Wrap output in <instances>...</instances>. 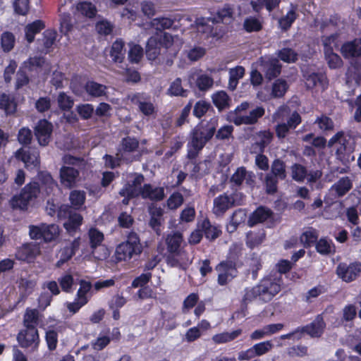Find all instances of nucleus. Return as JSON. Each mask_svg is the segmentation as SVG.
Segmentation results:
<instances>
[{
	"mask_svg": "<svg viewBox=\"0 0 361 361\" xmlns=\"http://www.w3.org/2000/svg\"><path fill=\"white\" fill-rule=\"evenodd\" d=\"M195 84L200 91H207L212 87L214 79L207 74H200L197 75Z\"/></svg>",
	"mask_w": 361,
	"mask_h": 361,
	"instance_id": "obj_54",
	"label": "nucleus"
},
{
	"mask_svg": "<svg viewBox=\"0 0 361 361\" xmlns=\"http://www.w3.org/2000/svg\"><path fill=\"white\" fill-rule=\"evenodd\" d=\"M244 180L247 185L252 187L255 182V175L253 172L248 171L245 167L241 166L238 168L233 174L231 178V182L238 186L240 185Z\"/></svg>",
	"mask_w": 361,
	"mask_h": 361,
	"instance_id": "obj_20",
	"label": "nucleus"
},
{
	"mask_svg": "<svg viewBox=\"0 0 361 361\" xmlns=\"http://www.w3.org/2000/svg\"><path fill=\"white\" fill-rule=\"evenodd\" d=\"M56 36L57 33L56 31L52 30H45L43 33L42 38L38 40L43 46V48L41 49L40 51L46 54L49 52L56 42Z\"/></svg>",
	"mask_w": 361,
	"mask_h": 361,
	"instance_id": "obj_32",
	"label": "nucleus"
},
{
	"mask_svg": "<svg viewBox=\"0 0 361 361\" xmlns=\"http://www.w3.org/2000/svg\"><path fill=\"white\" fill-rule=\"evenodd\" d=\"M265 110L262 106H256L250 110L248 114H238L233 118V122L236 126L242 124L252 125L257 122L258 119L264 116Z\"/></svg>",
	"mask_w": 361,
	"mask_h": 361,
	"instance_id": "obj_15",
	"label": "nucleus"
},
{
	"mask_svg": "<svg viewBox=\"0 0 361 361\" xmlns=\"http://www.w3.org/2000/svg\"><path fill=\"white\" fill-rule=\"evenodd\" d=\"M242 334L241 329L232 332H223L213 336L212 340L215 343H224L233 341Z\"/></svg>",
	"mask_w": 361,
	"mask_h": 361,
	"instance_id": "obj_46",
	"label": "nucleus"
},
{
	"mask_svg": "<svg viewBox=\"0 0 361 361\" xmlns=\"http://www.w3.org/2000/svg\"><path fill=\"white\" fill-rule=\"evenodd\" d=\"M360 273L361 262H354L350 264L342 262L336 268L338 276L347 283L355 281Z\"/></svg>",
	"mask_w": 361,
	"mask_h": 361,
	"instance_id": "obj_13",
	"label": "nucleus"
},
{
	"mask_svg": "<svg viewBox=\"0 0 361 361\" xmlns=\"http://www.w3.org/2000/svg\"><path fill=\"white\" fill-rule=\"evenodd\" d=\"M58 217L61 219H66L63 226L66 229L71 232L75 230L82 221V216L77 213L72 207L68 204H63L58 211Z\"/></svg>",
	"mask_w": 361,
	"mask_h": 361,
	"instance_id": "obj_10",
	"label": "nucleus"
},
{
	"mask_svg": "<svg viewBox=\"0 0 361 361\" xmlns=\"http://www.w3.org/2000/svg\"><path fill=\"white\" fill-rule=\"evenodd\" d=\"M338 34H333L329 36H323L322 37V42L324 47V53L334 51V48H337L338 47Z\"/></svg>",
	"mask_w": 361,
	"mask_h": 361,
	"instance_id": "obj_53",
	"label": "nucleus"
},
{
	"mask_svg": "<svg viewBox=\"0 0 361 361\" xmlns=\"http://www.w3.org/2000/svg\"><path fill=\"white\" fill-rule=\"evenodd\" d=\"M288 89V85L285 79H276L271 85V97L273 98H281L285 95Z\"/></svg>",
	"mask_w": 361,
	"mask_h": 361,
	"instance_id": "obj_36",
	"label": "nucleus"
},
{
	"mask_svg": "<svg viewBox=\"0 0 361 361\" xmlns=\"http://www.w3.org/2000/svg\"><path fill=\"white\" fill-rule=\"evenodd\" d=\"M16 157L21 160L25 167L31 169L39 166V154L37 152H30L23 148H20L15 153Z\"/></svg>",
	"mask_w": 361,
	"mask_h": 361,
	"instance_id": "obj_17",
	"label": "nucleus"
},
{
	"mask_svg": "<svg viewBox=\"0 0 361 361\" xmlns=\"http://www.w3.org/2000/svg\"><path fill=\"white\" fill-rule=\"evenodd\" d=\"M75 281L74 276L71 272H66L58 279V283L62 290L66 293H71L73 291L72 287Z\"/></svg>",
	"mask_w": 361,
	"mask_h": 361,
	"instance_id": "obj_45",
	"label": "nucleus"
},
{
	"mask_svg": "<svg viewBox=\"0 0 361 361\" xmlns=\"http://www.w3.org/2000/svg\"><path fill=\"white\" fill-rule=\"evenodd\" d=\"M305 84L307 88L320 87L325 90L328 86V81L326 75L322 73L307 72L304 75Z\"/></svg>",
	"mask_w": 361,
	"mask_h": 361,
	"instance_id": "obj_18",
	"label": "nucleus"
},
{
	"mask_svg": "<svg viewBox=\"0 0 361 361\" xmlns=\"http://www.w3.org/2000/svg\"><path fill=\"white\" fill-rule=\"evenodd\" d=\"M126 51L124 42L121 39H116L112 44L110 56L115 63H122L125 58Z\"/></svg>",
	"mask_w": 361,
	"mask_h": 361,
	"instance_id": "obj_34",
	"label": "nucleus"
},
{
	"mask_svg": "<svg viewBox=\"0 0 361 361\" xmlns=\"http://www.w3.org/2000/svg\"><path fill=\"white\" fill-rule=\"evenodd\" d=\"M160 49L158 47V43L155 37H150L146 46V55L149 60L153 61L159 55Z\"/></svg>",
	"mask_w": 361,
	"mask_h": 361,
	"instance_id": "obj_51",
	"label": "nucleus"
},
{
	"mask_svg": "<svg viewBox=\"0 0 361 361\" xmlns=\"http://www.w3.org/2000/svg\"><path fill=\"white\" fill-rule=\"evenodd\" d=\"M106 89V86L93 81L87 82L85 85L87 92L96 97L105 94Z\"/></svg>",
	"mask_w": 361,
	"mask_h": 361,
	"instance_id": "obj_56",
	"label": "nucleus"
},
{
	"mask_svg": "<svg viewBox=\"0 0 361 361\" xmlns=\"http://www.w3.org/2000/svg\"><path fill=\"white\" fill-rule=\"evenodd\" d=\"M269 173L273 174L279 180H285L287 177L285 162L280 159H274L271 165Z\"/></svg>",
	"mask_w": 361,
	"mask_h": 361,
	"instance_id": "obj_41",
	"label": "nucleus"
},
{
	"mask_svg": "<svg viewBox=\"0 0 361 361\" xmlns=\"http://www.w3.org/2000/svg\"><path fill=\"white\" fill-rule=\"evenodd\" d=\"M143 199L159 202L165 197L164 188L157 187L151 184H145L142 186V192L140 195Z\"/></svg>",
	"mask_w": 361,
	"mask_h": 361,
	"instance_id": "obj_22",
	"label": "nucleus"
},
{
	"mask_svg": "<svg viewBox=\"0 0 361 361\" xmlns=\"http://www.w3.org/2000/svg\"><path fill=\"white\" fill-rule=\"evenodd\" d=\"M188 91L182 86V80L180 78H176L170 85L166 94L171 97H185Z\"/></svg>",
	"mask_w": 361,
	"mask_h": 361,
	"instance_id": "obj_38",
	"label": "nucleus"
},
{
	"mask_svg": "<svg viewBox=\"0 0 361 361\" xmlns=\"http://www.w3.org/2000/svg\"><path fill=\"white\" fill-rule=\"evenodd\" d=\"M259 140L254 145L255 149H258L259 152H263L264 148L271 142L272 134L269 131H262L258 135Z\"/></svg>",
	"mask_w": 361,
	"mask_h": 361,
	"instance_id": "obj_55",
	"label": "nucleus"
},
{
	"mask_svg": "<svg viewBox=\"0 0 361 361\" xmlns=\"http://www.w3.org/2000/svg\"><path fill=\"white\" fill-rule=\"evenodd\" d=\"M145 178L142 174L134 173L129 176L128 183L120 190L121 196L133 198L141 195L142 192V184Z\"/></svg>",
	"mask_w": 361,
	"mask_h": 361,
	"instance_id": "obj_12",
	"label": "nucleus"
},
{
	"mask_svg": "<svg viewBox=\"0 0 361 361\" xmlns=\"http://www.w3.org/2000/svg\"><path fill=\"white\" fill-rule=\"evenodd\" d=\"M44 27V23L40 20H37L27 25L25 27V37L27 42H32L35 39V35L43 30Z\"/></svg>",
	"mask_w": 361,
	"mask_h": 361,
	"instance_id": "obj_31",
	"label": "nucleus"
},
{
	"mask_svg": "<svg viewBox=\"0 0 361 361\" xmlns=\"http://www.w3.org/2000/svg\"><path fill=\"white\" fill-rule=\"evenodd\" d=\"M79 176L78 169L73 166H63L60 170V178L62 185L66 188L73 187Z\"/></svg>",
	"mask_w": 361,
	"mask_h": 361,
	"instance_id": "obj_23",
	"label": "nucleus"
},
{
	"mask_svg": "<svg viewBox=\"0 0 361 361\" xmlns=\"http://www.w3.org/2000/svg\"><path fill=\"white\" fill-rule=\"evenodd\" d=\"M16 38L11 32H4L1 35V47L4 52L11 51L15 45Z\"/></svg>",
	"mask_w": 361,
	"mask_h": 361,
	"instance_id": "obj_50",
	"label": "nucleus"
},
{
	"mask_svg": "<svg viewBox=\"0 0 361 361\" xmlns=\"http://www.w3.org/2000/svg\"><path fill=\"white\" fill-rule=\"evenodd\" d=\"M243 28L247 32H259L262 29V20L254 16L247 17L243 22Z\"/></svg>",
	"mask_w": 361,
	"mask_h": 361,
	"instance_id": "obj_44",
	"label": "nucleus"
},
{
	"mask_svg": "<svg viewBox=\"0 0 361 361\" xmlns=\"http://www.w3.org/2000/svg\"><path fill=\"white\" fill-rule=\"evenodd\" d=\"M209 23H212V18H197L196 20L197 32L204 34L207 37H214L216 32L214 31L213 25L209 24Z\"/></svg>",
	"mask_w": 361,
	"mask_h": 361,
	"instance_id": "obj_35",
	"label": "nucleus"
},
{
	"mask_svg": "<svg viewBox=\"0 0 361 361\" xmlns=\"http://www.w3.org/2000/svg\"><path fill=\"white\" fill-rule=\"evenodd\" d=\"M298 10V5L290 4V9L287 13V14L279 20V25L281 29L287 30L288 29L295 20L297 18L296 11Z\"/></svg>",
	"mask_w": 361,
	"mask_h": 361,
	"instance_id": "obj_37",
	"label": "nucleus"
},
{
	"mask_svg": "<svg viewBox=\"0 0 361 361\" xmlns=\"http://www.w3.org/2000/svg\"><path fill=\"white\" fill-rule=\"evenodd\" d=\"M235 257L221 262L215 268L218 272V283L220 286H225L231 281L238 274L235 264Z\"/></svg>",
	"mask_w": 361,
	"mask_h": 361,
	"instance_id": "obj_8",
	"label": "nucleus"
},
{
	"mask_svg": "<svg viewBox=\"0 0 361 361\" xmlns=\"http://www.w3.org/2000/svg\"><path fill=\"white\" fill-rule=\"evenodd\" d=\"M341 52L344 58L352 59L361 56V39H355L343 44Z\"/></svg>",
	"mask_w": 361,
	"mask_h": 361,
	"instance_id": "obj_25",
	"label": "nucleus"
},
{
	"mask_svg": "<svg viewBox=\"0 0 361 361\" xmlns=\"http://www.w3.org/2000/svg\"><path fill=\"white\" fill-rule=\"evenodd\" d=\"M59 234V228L54 224L30 226V235L32 239H42L45 242H50L55 240Z\"/></svg>",
	"mask_w": 361,
	"mask_h": 361,
	"instance_id": "obj_9",
	"label": "nucleus"
},
{
	"mask_svg": "<svg viewBox=\"0 0 361 361\" xmlns=\"http://www.w3.org/2000/svg\"><path fill=\"white\" fill-rule=\"evenodd\" d=\"M243 198L244 195L240 192L229 195L226 193L221 194L214 199L212 212L216 216H223L230 208L240 205Z\"/></svg>",
	"mask_w": 361,
	"mask_h": 361,
	"instance_id": "obj_5",
	"label": "nucleus"
},
{
	"mask_svg": "<svg viewBox=\"0 0 361 361\" xmlns=\"http://www.w3.org/2000/svg\"><path fill=\"white\" fill-rule=\"evenodd\" d=\"M325 59L329 67L331 69L339 68L343 65L341 58L334 51L324 53Z\"/></svg>",
	"mask_w": 361,
	"mask_h": 361,
	"instance_id": "obj_62",
	"label": "nucleus"
},
{
	"mask_svg": "<svg viewBox=\"0 0 361 361\" xmlns=\"http://www.w3.org/2000/svg\"><path fill=\"white\" fill-rule=\"evenodd\" d=\"M212 99L214 104L219 111L228 108L231 102L229 96L223 90L214 93Z\"/></svg>",
	"mask_w": 361,
	"mask_h": 361,
	"instance_id": "obj_33",
	"label": "nucleus"
},
{
	"mask_svg": "<svg viewBox=\"0 0 361 361\" xmlns=\"http://www.w3.org/2000/svg\"><path fill=\"white\" fill-rule=\"evenodd\" d=\"M39 324V311L36 309L27 308L23 317L25 327L37 328Z\"/></svg>",
	"mask_w": 361,
	"mask_h": 361,
	"instance_id": "obj_42",
	"label": "nucleus"
},
{
	"mask_svg": "<svg viewBox=\"0 0 361 361\" xmlns=\"http://www.w3.org/2000/svg\"><path fill=\"white\" fill-rule=\"evenodd\" d=\"M217 126V118H212L206 125L199 124L192 130L188 143V159H195L200 151L214 136Z\"/></svg>",
	"mask_w": 361,
	"mask_h": 361,
	"instance_id": "obj_1",
	"label": "nucleus"
},
{
	"mask_svg": "<svg viewBox=\"0 0 361 361\" xmlns=\"http://www.w3.org/2000/svg\"><path fill=\"white\" fill-rule=\"evenodd\" d=\"M39 252L38 246L32 244L23 245L18 251L20 259L25 260L34 258Z\"/></svg>",
	"mask_w": 361,
	"mask_h": 361,
	"instance_id": "obj_39",
	"label": "nucleus"
},
{
	"mask_svg": "<svg viewBox=\"0 0 361 361\" xmlns=\"http://www.w3.org/2000/svg\"><path fill=\"white\" fill-rule=\"evenodd\" d=\"M277 56L286 63H295L298 59V53L290 48H283L276 53Z\"/></svg>",
	"mask_w": 361,
	"mask_h": 361,
	"instance_id": "obj_52",
	"label": "nucleus"
},
{
	"mask_svg": "<svg viewBox=\"0 0 361 361\" xmlns=\"http://www.w3.org/2000/svg\"><path fill=\"white\" fill-rule=\"evenodd\" d=\"M259 65L261 71L269 80L277 78L281 73L282 66L279 59L275 57L262 56L259 59Z\"/></svg>",
	"mask_w": 361,
	"mask_h": 361,
	"instance_id": "obj_11",
	"label": "nucleus"
},
{
	"mask_svg": "<svg viewBox=\"0 0 361 361\" xmlns=\"http://www.w3.org/2000/svg\"><path fill=\"white\" fill-rule=\"evenodd\" d=\"M76 281H78L80 288L77 291L75 298L73 302L66 304L68 310L72 314L77 313L82 307L87 304L91 298L90 292L92 287L90 281L83 279H76Z\"/></svg>",
	"mask_w": 361,
	"mask_h": 361,
	"instance_id": "obj_6",
	"label": "nucleus"
},
{
	"mask_svg": "<svg viewBox=\"0 0 361 361\" xmlns=\"http://www.w3.org/2000/svg\"><path fill=\"white\" fill-rule=\"evenodd\" d=\"M40 190L41 188L38 183H29L23 188L19 195L13 197L11 201L13 207L25 209L30 201L37 198Z\"/></svg>",
	"mask_w": 361,
	"mask_h": 361,
	"instance_id": "obj_7",
	"label": "nucleus"
},
{
	"mask_svg": "<svg viewBox=\"0 0 361 361\" xmlns=\"http://www.w3.org/2000/svg\"><path fill=\"white\" fill-rule=\"evenodd\" d=\"M80 247V240L75 239L70 244L61 248L59 250V259L56 262V267H60L64 263L68 262L75 254Z\"/></svg>",
	"mask_w": 361,
	"mask_h": 361,
	"instance_id": "obj_24",
	"label": "nucleus"
},
{
	"mask_svg": "<svg viewBox=\"0 0 361 361\" xmlns=\"http://www.w3.org/2000/svg\"><path fill=\"white\" fill-rule=\"evenodd\" d=\"M271 211L266 207H259L250 216L247 224L252 227L259 223H262L271 217Z\"/></svg>",
	"mask_w": 361,
	"mask_h": 361,
	"instance_id": "obj_28",
	"label": "nucleus"
},
{
	"mask_svg": "<svg viewBox=\"0 0 361 361\" xmlns=\"http://www.w3.org/2000/svg\"><path fill=\"white\" fill-rule=\"evenodd\" d=\"M325 323L322 315H317L315 319L310 324L299 328L300 333H306L311 337H319L323 334Z\"/></svg>",
	"mask_w": 361,
	"mask_h": 361,
	"instance_id": "obj_21",
	"label": "nucleus"
},
{
	"mask_svg": "<svg viewBox=\"0 0 361 361\" xmlns=\"http://www.w3.org/2000/svg\"><path fill=\"white\" fill-rule=\"evenodd\" d=\"M353 183L349 177H342L330 188L331 193L336 197H341L352 188Z\"/></svg>",
	"mask_w": 361,
	"mask_h": 361,
	"instance_id": "obj_26",
	"label": "nucleus"
},
{
	"mask_svg": "<svg viewBox=\"0 0 361 361\" xmlns=\"http://www.w3.org/2000/svg\"><path fill=\"white\" fill-rule=\"evenodd\" d=\"M18 335V341L22 347L27 348L32 344L37 345L39 341L37 328L25 327Z\"/></svg>",
	"mask_w": 361,
	"mask_h": 361,
	"instance_id": "obj_19",
	"label": "nucleus"
},
{
	"mask_svg": "<svg viewBox=\"0 0 361 361\" xmlns=\"http://www.w3.org/2000/svg\"><path fill=\"white\" fill-rule=\"evenodd\" d=\"M183 242V235L179 232H173L167 235L166 244L169 252L180 251V245Z\"/></svg>",
	"mask_w": 361,
	"mask_h": 361,
	"instance_id": "obj_30",
	"label": "nucleus"
},
{
	"mask_svg": "<svg viewBox=\"0 0 361 361\" xmlns=\"http://www.w3.org/2000/svg\"><path fill=\"white\" fill-rule=\"evenodd\" d=\"M167 264L171 267H176L180 269L185 270L191 260L184 250L171 252L166 258Z\"/></svg>",
	"mask_w": 361,
	"mask_h": 361,
	"instance_id": "obj_16",
	"label": "nucleus"
},
{
	"mask_svg": "<svg viewBox=\"0 0 361 361\" xmlns=\"http://www.w3.org/2000/svg\"><path fill=\"white\" fill-rule=\"evenodd\" d=\"M59 107L63 111H69L74 104V101L71 97L67 95L65 92H60L57 97Z\"/></svg>",
	"mask_w": 361,
	"mask_h": 361,
	"instance_id": "obj_60",
	"label": "nucleus"
},
{
	"mask_svg": "<svg viewBox=\"0 0 361 361\" xmlns=\"http://www.w3.org/2000/svg\"><path fill=\"white\" fill-rule=\"evenodd\" d=\"M318 236L319 235L316 229L309 228L306 231L302 233L300 239L304 247H307L317 242Z\"/></svg>",
	"mask_w": 361,
	"mask_h": 361,
	"instance_id": "obj_49",
	"label": "nucleus"
},
{
	"mask_svg": "<svg viewBox=\"0 0 361 361\" xmlns=\"http://www.w3.org/2000/svg\"><path fill=\"white\" fill-rule=\"evenodd\" d=\"M85 198L86 194L83 190H74L69 195V200L75 209H80L84 204Z\"/></svg>",
	"mask_w": 361,
	"mask_h": 361,
	"instance_id": "obj_48",
	"label": "nucleus"
},
{
	"mask_svg": "<svg viewBox=\"0 0 361 361\" xmlns=\"http://www.w3.org/2000/svg\"><path fill=\"white\" fill-rule=\"evenodd\" d=\"M336 145V154L341 162L345 164L354 160L351 154L355 148V137L350 133L339 131L335 134L328 142V147Z\"/></svg>",
	"mask_w": 361,
	"mask_h": 361,
	"instance_id": "obj_3",
	"label": "nucleus"
},
{
	"mask_svg": "<svg viewBox=\"0 0 361 361\" xmlns=\"http://www.w3.org/2000/svg\"><path fill=\"white\" fill-rule=\"evenodd\" d=\"M91 253L92 256L98 260H104L107 259L110 255L109 249L102 244H99L94 247H91Z\"/></svg>",
	"mask_w": 361,
	"mask_h": 361,
	"instance_id": "obj_63",
	"label": "nucleus"
},
{
	"mask_svg": "<svg viewBox=\"0 0 361 361\" xmlns=\"http://www.w3.org/2000/svg\"><path fill=\"white\" fill-rule=\"evenodd\" d=\"M35 135L41 146H47L51 140V135L53 130V126L45 119L40 120L36 124Z\"/></svg>",
	"mask_w": 361,
	"mask_h": 361,
	"instance_id": "obj_14",
	"label": "nucleus"
},
{
	"mask_svg": "<svg viewBox=\"0 0 361 361\" xmlns=\"http://www.w3.org/2000/svg\"><path fill=\"white\" fill-rule=\"evenodd\" d=\"M265 238L264 233H254L249 232L246 236V244L250 248H253L261 244Z\"/></svg>",
	"mask_w": 361,
	"mask_h": 361,
	"instance_id": "obj_64",
	"label": "nucleus"
},
{
	"mask_svg": "<svg viewBox=\"0 0 361 361\" xmlns=\"http://www.w3.org/2000/svg\"><path fill=\"white\" fill-rule=\"evenodd\" d=\"M200 226L202 233L210 240H215L221 233V228L218 226L212 225L208 219H204Z\"/></svg>",
	"mask_w": 361,
	"mask_h": 361,
	"instance_id": "obj_29",
	"label": "nucleus"
},
{
	"mask_svg": "<svg viewBox=\"0 0 361 361\" xmlns=\"http://www.w3.org/2000/svg\"><path fill=\"white\" fill-rule=\"evenodd\" d=\"M279 179L273 174L267 173L264 177V184L266 192L268 194H274L277 191L278 180Z\"/></svg>",
	"mask_w": 361,
	"mask_h": 361,
	"instance_id": "obj_59",
	"label": "nucleus"
},
{
	"mask_svg": "<svg viewBox=\"0 0 361 361\" xmlns=\"http://www.w3.org/2000/svg\"><path fill=\"white\" fill-rule=\"evenodd\" d=\"M0 108L7 114H12L16 111V104L9 95L2 93L0 94Z\"/></svg>",
	"mask_w": 361,
	"mask_h": 361,
	"instance_id": "obj_57",
	"label": "nucleus"
},
{
	"mask_svg": "<svg viewBox=\"0 0 361 361\" xmlns=\"http://www.w3.org/2000/svg\"><path fill=\"white\" fill-rule=\"evenodd\" d=\"M142 251V247L137 233L131 232L127 240L120 243L116 248V257L118 261H127L134 256L139 255Z\"/></svg>",
	"mask_w": 361,
	"mask_h": 361,
	"instance_id": "obj_4",
	"label": "nucleus"
},
{
	"mask_svg": "<svg viewBox=\"0 0 361 361\" xmlns=\"http://www.w3.org/2000/svg\"><path fill=\"white\" fill-rule=\"evenodd\" d=\"M281 290V280L277 278H264L251 288H247L243 297V302L247 303L254 300L262 302H269Z\"/></svg>",
	"mask_w": 361,
	"mask_h": 361,
	"instance_id": "obj_2",
	"label": "nucleus"
},
{
	"mask_svg": "<svg viewBox=\"0 0 361 361\" xmlns=\"http://www.w3.org/2000/svg\"><path fill=\"white\" fill-rule=\"evenodd\" d=\"M245 75V68L243 66H236L229 70V81L228 89L231 90H235L238 81L243 78Z\"/></svg>",
	"mask_w": 361,
	"mask_h": 361,
	"instance_id": "obj_40",
	"label": "nucleus"
},
{
	"mask_svg": "<svg viewBox=\"0 0 361 361\" xmlns=\"http://www.w3.org/2000/svg\"><path fill=\"white\" fill-rule=\"evenodd\" d=\"M234 13L233 7L229 4H225L217 11V17L212 18V25L223 22L227 19H232Z\"/></svg>",
	"mask_w": 361,
	"mask_h": 361,
	"instance_id": "obj_43",
	"label": "nucleus"
},
{
	"mask_svg": "<svg viewBox=\"0 0 361 361\" xmlns=\"http://www.w3.org/2000/svg\"><path fill=\"white\" fill-rule=\"evenodd\" d=\"M173 23V20L164 17L156 18L153 19L151 23L152 26L159 31L171 28Z\"/></svg>",
	"mask_w": 361,
	"mask_h": 361,
	"instance_id": "obj_58",
	"label": "nucleus"
},
{
	"mask_svg": "<svg viewBox=\"0 0 361 361\" xmlns=\"http://www.w3.org/2000/svg\"><path fill=\"white\" fill-rule=\"evenodd\" d=\"M131 102L137 105L140 111L145 116H151L154 113V104L146 101L144 94L137 93L133 95Z\"/></svg>",
	"mask_w": 361,
	"mask_h": 361,
	"instance_id": "obj_27",
	"label": "nucleus"
},
{
	"mask_svg": "<svg viewBox=\"0 0 361 361\" xmlns=\"http://www.w3.org/2000/svg\"><path fill=\"white\" fill-rule=\"evenodd\" d=\"M143 56V49L138 44L130 45L128 51V59L131 63H137Z\"/></svg>",
	"mask_w": 361,
	"mask_h": 361,
	"instance_id": "obj_61",
	"label": "nucleus"
},
{
	"mask_svg": "<svg viewBox=\"0 0 361 361\" xmlns=\"http://www.w3.org/2000/svg\"><path fill=\"white\" fill-rule=\"evenodd\" d=\"M291 178L296 182L302 183L307 176L305 166L300 164H294L290 167Z\"/></svg>",
	"mask_w": 361,
	"mask_h": 361,
	"instance_id": "obj_47",
	"label": "nucleus"
}]
</instances>
